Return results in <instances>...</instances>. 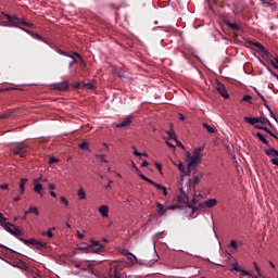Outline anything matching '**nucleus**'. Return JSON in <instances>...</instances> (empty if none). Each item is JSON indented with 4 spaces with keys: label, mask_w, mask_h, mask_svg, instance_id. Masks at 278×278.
Instances as JSON below:
<instances>
[{
    "label": "nucleus",
    "mask_w": 278,
    "mask_h": 278,
    "mask_svg": "<svg viewBox=\"0 0 278 278\" xmlns=\"http://www.w3.org/2000/svg\"><path fill=\"white\" fill-rule=\"evenodd\" d=\"M72 273L74 275H84L87 270L91 273L94 277L98 278H121V275L125 268V263L123 262H112L105 266V270L98 269L92 265H86L76 261L71 262Z\"/></svg>",
    "instance_id": "nucleus-1"
},
{
    "label": "nucleus",
    "mask_w": 278,
    "mask_h": 278,
    "mask_svg": "<svg viewBox=\"0 0 278 278\" xmlns=\"http://www.w3.org/2000/svg\"><path fill=\"white\" fill-rule=\"evenodd\" d=\"M190 194V182L187 184V186L180 185V191L178 193V203H185V205L191 210L190 216L192 214H195V212H199V210H203L205 206V202L199 203L198 206H194L190 204V198L188 197Z\"/></svg>",
    "instance_id": "nucleus-2"
},
{
    "label": "nucleus",
    "mask_w": 278,
    "mask_h": 278,
    "mask_svg": "<svg viewBox=\"0 0 278 278\" xmlns=\"http://www.w3.org/2000/svg\"><path fill=\"white\" fill-rule=\"evenodd\" d=\"M2 14L8 18L9 24H4L5 27H18V25H23L24 27H34V24L26 22L16 15L4 14L3 12Z\"/></svg>",
    "instance_id": "nucleus-3"
},
{
    "label": "nucleus",
    "mask_w": 278,
    "mask_h": 278,
    "mask_svg": "<svg viewBox=\"0 0 278 278\" xmlns=\"http://www.w3.org/2000/svg\"><path fill=\"white\" fill-rule=\"evenodd\" d=\"M2 227L4 228V230L8 231V233H11V236H14L15 238H18V236H23V231H21V227L12 223H2Z\"/></svg>",
    "instance_id": "nucleus-4"
},
{
    "label": "nucleus",
    "mask_w": 278,
    "mask_h": 278,
    "mask_svg": "<svg viewBox=\"0 0 278 278\" xmlns=\"http://www.w3.org/2000/svg\"><path fill=\"white\" fill-rule=\"evenodd\" d=\"M201 162V155H199V150L193 152V156L190 157V162L187 166V175H190L197 166H199V163Z\"/></svg>",
    "instance_id": "nucleus-5"
},
{
    "label": "nucleus",
    "mask_w": 278,
    "mask_h": 278,
    "mask_svg": "<svg viewBox=\"0 0 278 278\" xmlns=\"http://www.w3.org/2000/svg\"><path fill=\"white\" fill-rule=\"evenodd\" d=\"M243 121L245 123H248L249 125H257V123H261V125H273L270 123V121L267 117H265V116H261V117L244 116Z\"/></svg>",
    "instance_id": "nucleus-6"
},
{
    "label": "nucleus",
    "mask_w": 278,
    "mask_h": 278,
    "mask_svg": "<svg viewBox=\"0 0 278 278\" xmlns=\"http://www.w3.org/2000/svg\"><path fill=\"white\" fill-rule=\"evenodd\" d=\"M85 249L87 253H103L105 251V247L94 239H91V244Z\"/></svg>",
    "instance_id": "nucleus-7"
},
{
    "label": "nucleus",
    "mask_w": 278,
    "mask_h": 278,
    "mask_svg": "<svg viewBox=\"0 0 278 278\" xmlns=\"http://www.w3.org/2000/svg\"><path fill=\"white\" fill-rule=\"evenodd\" d=\"M71 64H78V66H80V68H86V61H84V56H81V54H79V52H75L72 51L71 52Z\"/></svg>",
    "instance_id": "nucleus-8"
},
{
    "label": "nucleus",
    "mask_w": 278,
    "mask_h": 278,
    "mask_svg": "<svg viewBox=\"0 0 278 278\" xmlns=\"http://www.w3.org/2000/svg\"><path fill=\"white\" fill-rule=\"evenodd\" d=\"M27 148L28 146L25 142L17 143L15 148H13V153L14 155L27 157Z\"/></svg>",
    "instance_id": "nucleus-9"
},
{
    "label": "nucleus",
    "mask_w": 278,
    "mask_h": 278,
    "mask_svg": "<svg viewBox=\"0 0 278 278\" xmlns=\"http://www.w3.org/2000/svg\"><path fill=\"white\" fill-rule=\"evenodd\" d=\"M20 242H23L24 244H31L33 247H37V249H45L47 247V243H42L38 241L37 239H29L26 240L25 238H18Z\"/></svg>",
    "instance_id": "nucleus-10"
},
{
    "label": "nucleus",
    "mask_w": 278,
    "mask_h": 278,
    "mask_svg": "<svg viewBox=\"0 0 278 278\" xmlns=\"http://www.w3.org/2000/svg\"><path fill=\"white\" fill-rule=\"evenodd\" d=\"M216 90L224 99H229L227 87H225L219 80H216Z\"/></svg>",
    "instance_id": "nucleus-11"
},
{
    "label": "nucleus",
    "mask_w": 278,
    "mask_h": 278,
    "mask_svg": "<svg viewBox=\"0 0 278 278\" xmlns=\"http://www.w3.org/2000/svg\"><path fill=\"white\" fill-rule=\"evenodd\" d=\"M201 179H203V174H198L193 176V181L191 179H189L185 185L184 182H180L179 188H181V186H188V184H190V188H193L197 186V184H199V181H201Z\"/></svg>",
    "instance_id": "nucleus-12"
},
{
    "label": "nucleus",
    "mask_w": 278,
    "mask_h": 278,
    "mask_svg": "<svg viewBox=\"0 0 278 278\" xmlns=\"http://www.w3.org/2000/svg\"><path fill=\"white\" fill-rule=\"evenodd\" d=\"M178 197H179V193L176 197L177 203L167 206V210H187L188 208L185 202H179Z\"/></svg>",
    "instance_id": "nucleus-13"
},
{
    "label": "nucleus",
    "mask_w": 278,
    "mask_h": 278,
    "mask_svg": "<svg viewBox=\"0 0 278 278\" xmlns=\"http://www.w3.org/2000/svg\"><path fill=\"white\" fill-rule=\"evenodd\" d=\"M178 197H179V193L176 197L177 203L167 206V210H187L188 208L185 202H179Z\"/></svg>",
    "instance_id": "nucleus-14"
},
{
    "label": "nucleus",
    "mask_w": 278,
    "mask_h": 278,
    "mask_svg": "<svg viewBox=\"0 0 278 278\" xmlns=\"http://www.w3.org/2000/svg\"><path fill=\"white\" fill-rule=\"evenodd\" d=\"M263 56L266 58V60H268V62H270L271 66H274V68H276V71H278V65L275 63V59L277 58V54H273V53L268 52V50H266V53H263Z\"/></svg>",
    "instance_id": "nucleus-15"
},
{
    "label": "nucleus",
    "mask_w": 278,
    "mask_h": 278,
    "mask_svg": "<svg viewBox=\"0 0 278 278\" xmlns=\"http://www.w3.org/2000/svg\"><path fill=\"white\" fill-rule=\"evenodd\" d=\"M102 218H110V206L109 205H100L98 208Z\"/></svg>",
    "instance_id": "nucleus-16"
},
{
    "label": "nucleus",
    "mask_w": 278,
    "mask_h": 278,
    "mask_svg": "<svg viewBox=\"0 0 278 278\" xmlns=\"http://www.w3.org/2000/svg\"><path fill=\"white\" fill-rule=\"evenodd\" d=\"M227 27H229L232 31H242V26L238 25L237 23L227 22Z\"/></svg>",
    "instance_id": "nucleus-17"
},
{
    "label": "nucleus",
    "mask_w": 278,
    "mask_h": 278,
    "mask_svg": "<svg viewBox=\"0 0 278 278\" xmlns=\"http://www.w3.org/2000/svg\"><path fill=\"white\" fill-rule=\"evenodd\" d=\"M250 45H252V47H256V49L262 53V54H264V53H266V47H264V45H262V43H260V42H257V41H252V42H250Z\"/></svg>",
    "instance_id": "nucleus-18"
},
{
    "label": "nucleus",
    "mask_w": 278,
    "mask_h": 278,
    "mask_svg": "<svg viewBox=\"0 0 278 278\" xmlns=\"http://www.w3.org/2000/svg\"><path fill=\"white\" fill-rule=\"evenodd\" d=\"M131 125V117H126L123 122L116 124L117 128L129 127Z\"/></svg>",
    "instance_id": "nucleus-19"
},
{
    "label": "nucleus",
    "mask_w": 278,
    "mask_h": 278,
    "mask_svg": "<svg viewBox=\"0 0 278 278\" xmlns=\"http://www.w3.org/2000/svg\"><path fill=\"white\" fill-rule=\"evenodd\" d=\"M25 216L28 214H35L36 216H40V211H38V207L36 206H30L27 211H25Z\"/></svg>",
    "instance_id": "nucleus-20"
},
{
    "label": "nucleus",
    "mask_w": 278,
    "mask_h": 278,
    "mask_svg": "<svg viewBox=\"0 0 278 278\" xmlns=\"http://www.w3.org/2000/svg\"><path fill=\"white\" fill-rule=\"evenodd\" d=\"M159 216H164L168 212L167 206L164 207L161 203L156 204Z\"/></svg>",
    "instance_id": "nucleus-21"
},
{
    "label": "nucleus",
    "mask_w": 278,
    "mask_h": 278,
    "mask_svg": "<svg viewBox=\"0 0 278 278\" xmlns=\"http://www.w3.org/2000/svg\"><path fill=\"white\" fill-rule=\"evenodd\" d=\"M29 181L27 178H21L20 180V194H25V184Z\"/></svg>",
    "instance_id": "nucleus-22"
},
{
    "label": "nucleus",
    "mask_w": 278,
    "mask_h": 278,
    "mask_svg": "<svg viewBox=\"0 0 278 278\" xmlns=\"http://www.w3.org/2000/svg\"><path fill=\"white\" fill-rule=\"evenodd\" d=\"M34 190H35V192H37V194H40V197H43V194H42V184L38 182L37 180H35Z\"/></svg>",
    "instance_id": "nucleus-23"
},
{
    "label": "nucleus",
    "mask_w": 278,
    "mask_h": 278,
    "mask_svg": "<svg viewBox=\"0 0 278 278\" xmlns=\"http://www.w3.org/2000/svg\"><path fill=\"white\" fill-rule=\"evenodd\" d=\"M68 88V83H59L54 85V90H66Z\"/></svg>",
    "instance_id": "nucleus-24"
},
{
    "label": "nucleus",
    "mask_w": 278,
    "mask_h": 278,
    "mask_svg": "<svg viewBox=\"0 0 278 278\" xmlns=\"http://www.w3.org/2000/svg\"><path fill=\"white\" fill-rule=\"evenodd\" d=\"M218 201L216 199H210L204 201L205 207H214V205H216Z\"/></svg>",
    "instance_id": "nucleus-25"
},
{
    "label": "nucleus",
    "mask_w": 278,
    "mask_h": 278,
    "mask_svg": "<svg viewBox=\"0 0 278 278\" xmlns=\"http://www.w3.org/2000/svg\"><path fill=\"white\" fill-rule=\"evenodd\" d=\"M78 199L80 201H86V191H84V188H79L77 191Z\"/></svg>",
    "instance_id": "nucleus-26"
},
{
    "label": "nucleus",
    "mask_w": 278,
    "mask_h": 278,
    "mask_svg": "<svg viewBox=\"0 0 278 278\" xmlns=\"http://www.w3.org/2000/svg\"><path fill=\"white\" fill-rule=\"evenodd\" d=\"M256 138H258V140H261V142H263V144H266L267 147L270 144V142L266 140V137H264L262 132H256Z\"/></svg>",
    "instance_id": "nucleus-27"
},
{
    "label": "nucleus",
    "mask_w": 278,
    "mask_h": 278,
    "mask_svg": "<svg viewBox=\"0 0 278 278\" xmlns=\"http://www.w3.org/2000/svg\"><path fill=\"white\" fill-rule=\"evenodd\" d=\"M176 166H178V169L180 170V173H182L184 175H190V174H187L188 173V169H186V166H184V163L181 162H178L175 163Z\"/></svg>",
    "instance_id": "nucleus-28"
},
{
    "label": "nucleus",
    "mask_w": 278,
    "mask_h": 278,
    "mask_svg": "<svg viewBox=\"0 0 278 278\" xmlns=\"http://www.w3.org/2000/svg\"><path fill=\"white\" fill-rule=\"evenodd\" d=\"M202 127H204V129H206L208 134H216V130L212 126H210V124L207 123H203Z\"/></svg>",
    "instance_id": "nucleus-29"
},
{
    "label": "nucleus",
    "mask_w": 278,
    "mask_h": 278,
    "mask_svg": "<svg viewBox=\"0 0 278 278\" xmlns=\"http://www.w3.org/2000/svg\"><path fill=\"white\" fill-rule=\"evenodd\" d=\"M263 8H271L273 10H276L277 3L265 1V2H263Z\"/></svg>",
    "instance_id": "nucleus-30"
},
{
    "label": "nucleus",
    "mask_w": 278,
    "mask_h": 278,
    "mask_svg": "<svg viewBox=\"0 0 278 278\" xmlns=\"http://www.w3.org/2000/svg\"><path fill=\"white\" fill-rule=\"evenodd\" d=\"M166 134L169 137V140H176L177 139V135L175 134V130L173 128H170V130H167Z\"/></svg>",
    "instance_id": "nucleus-31"
},
{
    "label": "nucleus",
    "mask_w": 278,
    "mask_h": 278,
    "mask_svg": "<svg viewBox=\"0 0 278 278\" xmlns=\"http://www.w3.org/2000/svg\"><path fill=\"white\" fill-rule=\"evenodd\" d=\"M13 113H14V111L9 110V111H7L5 113H3V114L0 115V119L10 118Z\"/></svg>",
    "instance_id": "nucleus-32"
},
{
    "label": "nucleus",
    "mask_w": 278,
    "mask_h": 278,
    "mask_svg": "<svg viewBox=\"0 0 278 278\" xmlns=\"http://www.w3.org/2000/svg\"><path fill=\"white\" fill-rule=\"evenodd\" d=\"M79 149H83V151H88V149H90V144L88 143V141H84L83 143L78 144Z\"/></svg>",
    "instance_id": "nucleus-33"
},
{
    "label": "nucleus",
    "mask_w": 278,
    "mask_h": 278,
    "mask_svg": "<svg viewBox=\"0 0 278 278\" xmlns=\"http://www.w3.org/2000/svg\"><path fill=\"white\" fill-rule=\"evenodd\" d=\"M253 266H254V270L257 273L258 277L266 278V277H264V275H262V269H260V266H257V263L254 262Z\"/></svg>",
    "instance_id": "nucleus-34"
},
{
    "label": "nucleus",
    "mask_w": 278,
    "mask_h": 278,
    "mask_svg": "<svg viewBox=\"0 0 278 278\" xmlns=\"http://www.w3.org/2000/svg\"><path fill=\"white\" fill-rule=\"evenodd\" d=\"M263 131H266V134L278 140L277 135H275L270 129H268V127L264 126Z\"/></svg>",
    "instance_id": "nucleus-35"
},
{
    "label": "nucleus",
    "mask_w": 278,
    "mask_h": 278,
    "mask_svg": "<svg viewBox=\"0 0 278 278\" xmlns=\"http://www.w3.org/2000/svg\"><path fill=\"white\" fill-rule=\"evenodd\" d=\"M242 101H245V103H253V98L250 94H245L242 98Z\"/></svg>",
    "instance_id": "nucleus-36"
},
{
    "label": "nucleus",
    "mask_w": 278,
    "mask_h": 278,
    "mask_svg": "<svg viewBox=\"0 0 278 278\" xmlns=\"http://www.w3.org/2000/svg\"><path fill=\"white\" fill-rule=\"evenodd\" d=\"M83 88H87V90H94V85L92 83L83 84Z\"/></svg>",
    "instance_id": "nucleus-37"
},
{
    "label": "nucleus",
    "mask_w": 278,
    "mask_h": 278,
    "mask_svg": "<svg viewBox=\"0 0 278 278\" xmlns=\"http://www.w3.org/2000/svg\"><path fill=\"white\" fill-rule=\"evenodd\" d=\"M273 151H276L274 148H269L268 150H265V153H266V155H268L269 157L270 156H273V157H275V152H273Z\"/></svg>",
    "instance_id": "nucleus-38"
},
{
    "label": "nucleus",
    "mask_w": 278,
    "mask_h": 278,
    "mask_svg": "<svg viewBox=\"0 0 278 278\" xmlns=\"http://www.w3.org/2000/svg\"><path fill=\"white\" fill-rule=\"evenodd\" d=\"M132 150H134V155L142 160V153L138 152V150L136 149V146H132Z\"/></svg>",
    "instance_id": "nucleus-39"
},
{
    "label": "nucleus",
    "mask_w": 278,
    "mask_h": 278,
    "mask_svg": "<svg viewBox=\"0 0 278 278\" xmlns=\"http://www.w3.org/2000/svg\"><path fill=\"white\" fill-rule=\"evenodd\" d=\"M60 201H61V203H63V204L65 205V207H68L70 202H68V200L66 199V197H61Z\"/></svg>",
    "instance_id": "nucleus-40"
},
{
    "label": "nucleus",
    "mask_w": 278,
    "mask_h": 278,
    "mask_svg": "<svg viewBox=\"0 0 278 278\" xmlns=\"http://www.w3.org/2000/svg\"><path fill=\"white\" fill-rule=\"evenodd\" d=\"M96 157H98V160H101L102 162H104V164H108V160H105L104 154H97Z\"/></svg>",
    "instance_id": "nucleus-41"
},
{
    "label": "nucleus",
    "mask_w": 278,
    "mask_h": 278,
    "mask_svg": "<svg viewBox=\"0 0 278 278\" xmlns=\"http://www.w3.org/2000/svg\"><path fill=\"white\" fill-rule=\"evenodd\" d=\"M73 86V88H75L76 90H79V88H84V84H81V83H75L74 85H72Z\"/></svg>",
    "instance_id": "nucleus-42"
},
{
    "label": "nucleus",
    "mask_w": 278,
    "mask_h": 278,
    "mask_svg": "<svg viewBox=\"0 0 278 278\" xmlns=\"http://www.w3.org/2000/svg\"><path fill=\"white\" fill-rule=\"evenodd\" d=\"M230 247H231V249H235V251H238V242L236 240H232L230 242Z\"/></svg>",
    "instance_id": "nucleus-43"
},
{
    "label": "nucleus",
    "mask_w": 278,
    "mask_h": 278,
    "mask_svg": "<svg viewBox=\"0 0 278 278\" xmlns=\"http://www.w3.org/2000/svg\"><path fill=\"white\" fill-rule=\"evenodd\" d=\"M53 230H55V227H53L52 229H49L47 232H46V236L48 237V238H53Z\"/></svg>",
    "instance_id": "nucleus-44"
},
{
    "label": "nucleus",
    "mask_w": 278,
    "mask_h": 278,
    "mask_svg": "<svg viewBox=\"0 0 278 278\" xmlns=\"http://www.w3.org/2000/svg\"><path fill=\"white\" fill-rule=\"evenodd\" d=\"M231 270H236L237 273H240V270H242V269L240 267H238V263H233Z\"/></svg>",
    "instance_id": "nucleus-45"
},
{
    "label": "nucleus",
    "mask_w": 278,
    "mask_h": 278,
    "mask_svg": "<svg viewBox=\"0 0 278 278\" xmlns=\"http://www.w3.org/2000/svg\"><path fill=\"white\" fill-rule=\"evenodd\" d=\"M239 273H241V275H242L243 277H244V276L251 277V273L248 271V270L241 269V270H239Z\"/></svg>",
    "instance_id": "nucleus-46"
},
{
    "label": "nucleus",
    "mask_w": 278,
    "mask_h": 278,
    "mask_svg": "<svg viewBox=\"0 0 278 278\" xmlns=\"http://www.w3.org/2000/svg\"><path fill=\"white\" fill-rule=\"evenodd\" d=\"M164 140H165L167 147H170V149H175V144L170 143V142L168 141V138L164 137Z\"/></svg>",
    "instance_id": "nucleus-47"
},
{
    "label": "nucleus",
    "mask_w": 278,
    "mask_h": 278,
    "mask_svg": "<svg viewBox=\"0 0 278 278\" xmlns=\"http://www.w3.org/2000/svg\"><path fill=\"white\" fill-rule=\"evenodd\" d=\"M7 220L8 218L2 215V217H0V225L3 227V223H8Z\"/></svg>",
    "instance_id": "nucleus-48"
},
{
    "label": "nucleus",
    "mask_w": 278,
    "mask_h": 278,
    "mask_svg": "<svg viewBox=\"0 0 278 278\" xmlns=\"http://www.w3.org/2000/svg\"><path fill=\"white\" fill-rule=\"evenodd\" d=\"M174 140H175L177 147H180L181 149H185V147L181 143V141H179L178 139H174Z\"/></svg>",
    "instance_id": "nucleus-49"
},
{
    "label": "nucleus",
    "mask_w": 278,
    "mask_h": 278,
    "mask_svg": "<svg viewBox=\"0 0 278 278\" xmlns=\"http://www.w3.org/2000/svg\"><path fill=\"white\" fill-rule=\"evenodd\" d=\"M154 187L157 188V190H162V191H163L164 188H165L164 186H162V185H160V184H157V182L154 184Z\"/></svg>",
    "instance_id": "nucleus-50"
},
{
    "label": "nucleus",
    "mask_w": 278,
    "mask_h": 278,
    "mask_svg": "<svg viewBox=\"0 0 278 278\" xmlns=\"http://www.w3.org/2000/svg\"><path fill=\"white\" fill-rule=\"evenodd\" d=\"M143 181H149V177L144 176V174H138Z\"/></svg>",
    "instance_id": "nucleus-51"
},
{
    "label": "nucleus",
    "mask_w": 278,
    "mask_h": 278,
    "mask_svg": "<svg viewBox=\"0 0 278 278\" xmlns=\"http://www.w3.org/2000/svg\"><path fill=\"white\" fill-rule=\"evenodd\" d=\"M0 189H1V190H8V189H9L8 184H2V185H0Z\"/></svg>",
    "instance_id": "nucleus-52"
},
{
    "label": "nucleus",
    "mask_w": 278,
    "mask_h": 278,
    "mask_svg": "<svg viewBox=\"0 0 278 278\" xmlns=\"http://www.w3.org/2000/svg\"><path fill=\"white\" fill-rule=\"evenodd\" d=\"M47 142H49V139H47V138H43V139L39 140L40 144H47Z\"/></svg>",
    "instance_id": "nucleus-53"
},
{
    "label": "nucleus",
    "mask_w": 278,
    "mask_h": 278,
    "mask_svg": "<svg viewBox=\"0 0 278 278\" xmlns=\"http://www.w3.org/2000/svg\"><path fill=\"white\" fill-rule=\"evenodd\" d=\"M77 238L79 239V240H84V233H81V232H79V230H77Z\"/></svg>",
    "instance_id": "nucleus-54"
},
{
    "label": "nucleus",
    "mask_w": 278,
    "mask_h": 278,
    "mask_svg": "<svg viewBox=\"0 0 278 278\" xmlns=\"http://www.w3.org/2000/svg\"><path fill=\"white\" fill-rule=\"evenodd\" d=\"M128 260L130 261V262H134V260H136V255H134V254H128Z\"/></svg>",
    "instance_id": "nucleus-55"
},
{
    "label": "nucleus",
    "mask_w": 278,
    "mask_h": 278,
    "mask_svg": "<svg viewBox=\"0 0 278 278\" xmlns=\"http://www.w3.org/2000/svg\"><path fill=\"white\" fill-rule=\"evenodd\" d=\"M55 162H58V159H55V157H50L49 164H55Z\"/></svg>",
    "instance_id": "nucleus-56"
},
{
    "label": "nucleus",
    "mask_w": 278,
    "mask_h": 278,
    "mask_svg": "<svg viewBox=\"0 0 278 278\" xmlns=\"http://www.w3.org/2000/svg\"><path fill=\"white\" fill-rule=\"evenodd\" d=\"M254 127H255V129L264 130V126H262L260 124H255Z\"/></svg>",
    "instance_id": "nucleus-57"
},
{
    "label": "nucleus",
    "mask_w": 278,
    "mask_h": 278,
    "mask_svg": "<svg viewBox=\"0 0 278 278\" xmlns=\"http://www.w3.org/2000/svg\"><path fill=\"white\" fill-rule=\"evenodd\" d=\"M59 53L61 55H66L67 58H71V54H67L66 52L62 51V50H59Z\"/></svg>",
    "instance_id": "nucleus-58"
},
{
    "label": "nucleus",
    "mask_w": 278,
    "mask_h": 278,
    "mask_svg": "<svg viewBox=\"0 0 278 278\" xmlns=\"http://www.w3.org/2000/svg\"><path fill=\"white\" fill-rule=\"evenodd\" d=\"M129 254H130V252L127 251V250H123V251H122V255H126V256L128 257Z\"/></svg>",
    "instance_id": "nucleus-59"
},
{
    "label": "nucleus",
    "mask_w": 278,
    "mask_h": 278,
    "mask_svg": "<svg viewBox=\"0 0 278 278\" xmlns=\"http://www.w3.org/2000/svg\"><path fill=\"white\" fill-rule=\"evenodd\" d=\"M258 97H260V99H262V101H263L264 103H266V98H264V94L258 93Z\"/></svg>",
    "instance_id": "nucleus-60"
},
{
    "label": "nucleus",
    "mask_w": 278,
    "mask_h": 278,
    "mask_svg": "<svg viewBox=\"0 0 278 278\" xmlns=\"http://www.w3.org/2000/svg\"><path fill=\"white\" fill-rule=\"evenodd\" d=\"M13 201H15V203H18V201H21V195H16Z\"/></svg>",
    "instance_id": "nucleus-61"
},
{
    "label": "nucleus",
    "mask_w": 278,
    "mask_h": 278,
    "mask_svg": "<svg viewBox=\"0 0 278 278\" xmlns=\"http://www.w3.org/2000/svg\"><path fill=\"white\" fill-rule=\"evenodd\" d=\"M155 166H156V168H157L160 172H162V164L155 163Z\"/></svg>",
    "instance_id": "nucleus-62"
},
{
    "label": "nucleus",
    "mask_w": 278,
    "mask_h": 278,
    "mask_svg": "<svg viewBox=\"0 0 278 278\" xmlns=\"http://www.w3.org/2000/svg\"><path fill=\"white\" fill-rule=\"evenodd\" d=\"M141 166H142V167H147V166H149V163H148L147 161H143V162L141 163Z\"/></svg>",
    "instance_id": "nucleus-63"
},
{
    "label": "nucleus",
    "mask_w": 278,
    "mask_h": 278,
    "mask_svg": "<svg viewBox=\"0 0 278 278\" xmlns=\"http://www.w3.org/2000/svg\"><path fill=\"white\" fill-rule=\"evenodd\" d=\"M275 64L278 65V55L276 54V58L274 59Z\"/></svg>",
    "instance_id": "nucleus-64"
}]
</instances>
